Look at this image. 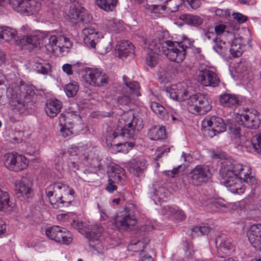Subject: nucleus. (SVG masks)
I'll list each match as a JSON object with an SVG mask.
<instances>
[{
    "label": "nucleus",
    "instance_id": "nucleus-1",
    "mask_svg": "<svg viewBox=\"0 0 261 261\" xmlns=\"http://www.w3.org/2000/svg\"><path fill=\"white\" fill-rule=\"evenodd\" d=\"M220 174L225 187L233 193H244L246 188L242 182V179L248 185L255 183V177L251 174L250 168L235 162L226 161L222 163Z\"/></svg>",
    "mask_w": 261,
    "mask_h": 261
},
{
    "label": "nucleus",
    "instance_id": "nucleus-2",
    "mask_svg": "<svg viewBox=\"0 0 261 261\" xmlns=\"http://www.w3.org/2000/svg\"><path fill=\"white\" fill-rule=\"evenodd\" d=\"M120 125L117 130L109 135V139L114 140L118 137L130 138L136 130L140 131L144 126L143 119L135 116L133 111L124 112L119 119Z\"/></svg>",
    "mask_w": 261,
    "mask_h": 261
},
{
    "label": "nucleus",
    "instance_id": "nucleus-3",
    "mask_svg": "<svg viewBox=\"0 0 261 261\" xmlns=\"http://www.w3.org/2000/svg\"><path fill=\"white\" fill-rule=\"evenodd\" d=\"M49 201L54 208L68 206L74 200V191L62 182H54L45 189Z\"/></svg>",
    "mask_w": 261,
    "mask_h": 261
},
{
    "label": "nucleus",
    "instance_id": "nucleus-4",
    "mask_svg": "<svg viewBox=\"0 0 261 261\" xmlns=\"http://www.w3.org/2000/svg\"><path fill=\"white\" fill-rule=\"evenodd\" d=\"M16 89H8L7 96L13 109L22 113L28 107L35 96L34 87L30 83H20Z\"/></svg>",
    "mask_w": 261,
    "mask_h": 261
},
{
    "label": "nucleus",
    "instance_id": "nucleus-5",
    "mask_svg": "<svg viewBox=\"0 0 261 261\" xmlns=\"http://www.w3.org/2000/svg\"><path fill=\"white\" fill-rule=\"evenodd\" d=\"M60 135L70 137L73 132L78 131L83 126L82 120L77 113L70 109L62 113L59 117Z\"/></svg>",
    "mask_w": 261,
    "mask_h": 261
},
{
    "label": "nucleus",
    "instance_id": "nucleus-6",
    "mask_svg": "<svg viewBox=\"0 0 261 261\" xmlns=\"http://www.w3.org/2000/svg\"><path fill=\"white\" fill-rule=\"evenodd\" d=\"M165 44L167 49L164 50V54L170 61L179 63L185 60L186 50L193 46V41L184 37L180 42L168 40L165 41Z\"/></svg>",
    "mask_w": 261,
    "mask_h": 261
},
{
    "label": "nucleus",
    "instance_id": "nucleus-7",
    "mask_svg": "<svg viewBox=\"0 0 261 261\" xmlns=\"http://www.w3.org/2000/svg\"><path fill=\"white\" fill-rule=\"evenodd\" d=\"M187 105L189 111L195 115H204L212 109L208 97L200 93L190 96Z\"/></svg>",
    "mask_w": 261,
    "mask_h": 261
},
{
    "label": "nucleus",
    "instance_id": "nucleus-8",
    "mask_svg": "<svg viewBox=\"0 0 261 261\" xmlns=\"http://www.w3.org/2000/svg\"><path fill=\"white\" fill-rule=\"evenodd\" d=\"M201 124L204 135L211 138L226 130V125L219 117H206L202 121Z\"/></svg>",
    "mask_w": 261,
    "mask_h": 261
},
{
    "label": "nucleus",
    "instance_id": "nucleus-9",
    "mask_svg": "<svg viewBox=\"0 0 261 261\" xmlns=\"http://www.w3.org/2000/svg\"><path fill=\"white\" fill-rule=\"evenodd\" d=\"M9 2L14 10L27 15L36 14L41 9L40 0H9Z\"/></svg>",
    "mask_w": 261,
    "mask_h": 261
},
{
    "label": "nucleus",
    "instance_id": "nucleus-10",
    "mask_svg": "<svg viewBox=\"0 0 261 261\" xmlns=\"http://www.w3.org/2000/svg\"><path fill=\"white\" fill-rule=\"evenodd\" d=\"M3 162L5 166L9 170L19 172L28 166V161L23 155L17 153H8L4 155Z\"/></svg>",
    "mask_w": 261,
    "mask_h": 261
},
{
    "label": "nucleus",
    "instance_id": "nucleus-11",
    "mask_svg": "<svg viewBox=\"0 0 261 261\" xmlns=\"http://www.w3.org/2000/svg\"><path fill=\"white\" fill-rule=\"evenodd\" d=\"M189 182L196 186L207 182L211 178L210 167L206 165H197L191 170L188 176Z\"/></svg>",
    "mask_w": 261,
    "mask_h": 261
},
{
    "label": "nucleus",
    "instance_id": "nucleus-12",
    "mask_svg": "<svg viewBox=\"0 0 261 261\" xmlns=\"http://www.w3.org/2000/svg\"><path fill=\"white\" fill-rule=\"evenodd\" d=\"M46 236L57 243L68 245L72 241L71 233L66 228L55 225L45 229Z\"/></svg>",
    "mask_w": 261,
    "mask_h": 261
},
{
    "label": "nucleus",
    "instance_id": "nucleus-13",
    "mask_svg": "<svg viewBox=\"0 0 261 261\" xmlns=\"http://www.w3.org/2000/svg\"><path fill=\"white\" fill-rule=\"evenodd\" d=\"M115 222L119 229L130 230L136 225L137 220L133 212L125 208L117 214Z\"/></svg>",
    "mask_w": 261,
    "mask_h": 261
},
{
    "label": "nucleus",
    "instance_id": "nucleus-14",
    "mask_svg": "<svg viewBox=\"0 0 261 261\" xmlns=\"http://www.w3.org/2000/svg\"><path fill=\"white\" fill-rule=\"evenodd\" d=\"M67 16L70 21L74 24L86 22L89 18L85 9L76 2H74L70 5Z\"/></svg>",
    "mask_w": 261,
    "mask_h": 261
},
{
    "label": "nucleus",
    "instance_id": "nucleus-15",
    "mask_svg": "<svg viewBox=\"0 0 261 261\" xmlns=\"http://www.w3.org/2000/svg\"><path fill=\"white\" fill-rule=\"evenodd\" d=\"M259 113L255 109L247 110L240 114V119L244 127L256 129L259 125Z\"/></svg>",
    "mask_w": 261,
    "mask_h": 261
},
{
    "label": "nucleus",
    "instance_id": "nucleus-16",
    "mask_svg": "<svg viewBox=\"0 0 261 261\" xmlns=\"http://www.w3.org/2000/svg\"><path fill=\"white\" fill-rule=\"evenodd\" d=\"M101 34L93 27L84 28L81 32V37L85 44L88 47L95 48L96 42L100 37Z\"/></svg>",
    "mask_w": 261,
    "mask_h": 261
},
{
    "label": "nucleus",
    "instance_id": "nucleus-17",
    "mask_svg": "<svg viewBox=\"0 0 261 261\" xmlns=\"http://www.w3.org/2000/svg\"><path fill=\"white\" fill-rule=\"evenodd\" d=\"M167 92L170 97L173 100L182 101L188 100L189 98L188 92L183 86L182 83H175L170 87L167 88Z\"/></svg>",
    "mask_w": 261,
    "mask_h": 261
},
{
    "label": "nucleus",
    "instance_id": "nucleus-18",
    "mask_svg": "<svg viewBox=\"0 0 261 261\" xmlns=\"http://www.w3.org/2000/svg\"><path fill=\"white\" fill-rule=\"evenodd\" d=\"M247 234L252 246L256 250H259L261 252V224H256L251 225Z\"/></svg>",
    "mask_w": 261,
    "mask_h": 261
},
{
    "label": "nucleus",
    "instance_id": "nucleus-19",
    "mask_svg": "<svg viewBox=\"0 0 261 261\" xmlns=\"http://www.w3.org/2000/svg\"><path fill=\"white\" fill-rule=\"evenodd\" d=\"M126 167L130 173L139 176L146 168V160L143 158H135L126 163Z\"/></svg>",
    "mask_w": 261,
    "mask_h": 261
},
{
    "label": "nucleus",
    "instance_id": "nucleus-20",
    "mask_svg": "<svg viewBox=\"0 0 261 261\" xmlns=\"http://www.w3.org/2000/svg\"><path fill=\"white\" fill-rule=\"evenodd\" d=\"M103 228L98 224H91L88 226L86 237L89 241V245L94 247V242L98 244Z\"/></svg>",
    "mask_w": 261,
    "mask_h": 261
},
{
    "label": "nucleus",
    "instance_id": "nucleus-21",
    "mask_svg": "<svg viewBox=\"0 0 261 261\" xmlns=\"http://www.w3.org/2000/svg\"><path fill=\"white\" fill-rule=\"evenodd\" d=\"M135 46L132 42L128 40H122L118 42L115 50L120 58L127 57L130 54L134 51Z\"/></svg>",
    "mask_w": 261,
    "mask_h": 261
},
{
    "label": "nucleus",
    "instance_id": "nucleus-22",
    "mask_svg": "<svg viewBox=\"0 0 261 261\" xmlns=\"http://www.w3.org/2000/svg\"><path fill=\"white\" fill-rule=\"evenodd\" d=\"M15 191L18 198L25 200L33 195V191L29 184H25L23 181H20L15 185Z\"/></svg>",
    "mask_w": 261,
    "mask_h": 261
},
{
    "label": "nucleus",
    "instance_id": "nucleus-23",
    "mask_svg": "<svg viewBox=\"0 0 261 261\" xmlns=\"http://www.w3.org/2000/svg\"><path fill=\"white\" fill-rule=\"evenodd\" d=\"M45 110L46 114L53 118L60 112L62 107V103L57 99H49L46 102Z\"/></svg>",
    "mask_w": 261,
    "mask_h": 261
},
{
    "label": "nucleus",
    "instance_id": "nucleus-24",
    "mask_svg": "<svg viewBox=\"0 0 261 261\" xmlns=\"http://www.w3.org/2000/svg\"><path fill=\"white\" fill-rule=\"evenodd\" d=\"M220 102L224 107L231 108L241 105L242 101L235 95L225 93L220 96Z\"/></svg>",
    "mask_w": 261,
    "mask_h": 261
},
{
    "label": "nucleus",
    "instance_id": "nucleus-25",
    "mask_svg": "<svg viewBox=\"0 0 261 261\" xmlns=\"http://www.w3.org/2000/svg\"><path fill=\"white\" fill-rule=\"evenodd\" d=\"M216 243L219 244L221 251L225 254H228L234 250V246L229 239L225 235H221L216 239Z\"/></svg>",
    "mask_w": 261,
    "mask_h": 261
},
{
    "label": "nucleus",
    "instance_id": "nucleus-26",
    "mask_svg": "<svg viewBox=\"0 0 261 261\" xmlns=\"http://www.w3.org/2000/svg\"><path fill=\"white\" fill-rule=\"evenodd\" d=\"M163 210L165 211L163 212L165 215L171 217L177 221L184 220L186 218L184 212L176 206H165Z\"/></svg>",
    "mask_w": 261,
    "mask_h": 261
},
{
    "label": "nucleus",
    "instance_id": "nucleus-27",
    "mask_svg": "<svg viewBox=\"0 0 261 261\" xmlns=\"http://www.w3.org/2000/svg\"><path fill=\"white\" fill-rule=\"evenodd\" d=\"M119 3L118 0H95V5L107 12L114 11Z\"/></svg>",
    "mask_w": 261,
    "mask_h": 261
},
{
    "label": "nucleus",
    "instance_id": "nucleus-28",
    "mask_svg": "<svg viewBox=\"0 0 261 261\" xmlns=\"http://www.w3.org/2000/svg\"><path fill=\"white\" fill-rule=\"evenodd\" d=\"M109 179H111L116 184L122 185L124 181V170L119 166L113 168L109 173Z\"/></svg>",
    "mask_w": 261,
    "mask_h": 261
},
{
    "label": "nucleus",
    "instance_id": "nucleus-29",
    "mask_svg": "<svg viewBox=\"0 0 261 261\" xmlns=\"http://www.w3.org/2000/svg\"><path fill=\"white\" fill-rule=\"evenodd\" d=\"M148 135L152 140L164 139L166 137L165 127L164 126H154L149 130Z\"/></svg>",
    "mask_w": 261,
    "mask_h": 261
},
{
    "label": "nucleus",
    "instance_id": "nucleus-30",
    "mask_svg": "<svg viewBox=\"0 0 261 261\" xmlns=\"http://www.w3.org/2000/svg\"><path fill=\"white\" fill-rule=\"evenodd\" d=\"M198 76L201 82H219L220 81L217 74L209 70L199 71Z\"/></svg>",
    "mask_w": 261,
    "mask_h": 261
},
{
    "label": "nucleus",
    "instance_id": "nucleus-31",
    "mask_svg": "<svg viewBox=\"0 0 261 261\" xmlns=\"http://www.w3.org/2000/svg\"><path fill=\"white\" fill-rule=\"evenodd\" d=\"M172 0H154L157 3L155 5H148L147 9L151 12L155 14H161L166 10L165 4ZM176 2V0H173Z\"/></svg>",
    "mask_w": 261,
    "mask_h": 261
},
{
    "label": "nucleus",
    "instance_id": "nucleus-32",
    "mask_svg": "<svg viewBox=\"0 0 261 261\" xmlns=\"http://www.w3.org/2000/svg\"><path fill=\"white\" fill-rule=\"evenodd\" d=\"M150 107L152 110L163 120H168L169 119L168 112L159 103L153 101L151 103Z\"/></svg>",
    "mask_w": 261,
    "mask_h": 261
},
{
    "label": "nucleus",
    "instance_id": "nucleus-33",
    "mask_svg": "<svg viewBox=\"0 0 261 261\" xmlns=\"http://www.w3.org/2000/svg\"><path fill=\"white\" fill-rule=\"evenodd\" d=\"M17 35L16 30L7 27H0V39H4L7 41L14 38Z\"/></svg>",
    "mask_w": 261,
    "mask_h": 261
},
{
    "label": "nucleus",
    "instance_id": "nucleus-34",
    "mask_svg": "<svg viewBox=\"0 0 261 261\" xmlns=\"http://www.w3.org/2000/svg\"><path fill=\"white\" fill-rule=\"evenodd\" d=\"M180 19L188 24L198 26L201 25L203 22V19L198 16L184 14L180 16Z\"/></svg>",
    "mask_w": 261,
    "mask_h": 261
},
{
    "label": "nucleus",
    "instance_id": "nucleus-35",
    "mask_svg": "<svg viewBox=\"0 0 261 261\" xmlns=\"http://www.w3.org/2000/svg\"><path fill=\"white\" fill-rule=\"evenodd\" d=\"M144 43L148 47V51L160 52V42L156 38H150L148 39H143Z\"/></svg>",
    "mask_w": 261,
    "mask_h": 261
},
{
    "label": "nucleus",
    "instance_id": "nucleus-36",
    "mask_svg": "<svg viewBox=\"0 0 261 261\" xmlns=\"http://www.w3.org/2000/svg\"><path fill=\"white\" fill-rule=\"evenodd\" d=\"M89 75L92 81L99 80L100 82H107L108 80L105 73L97 68L91 70Z\"/></svg>",
    "mask_w": 261,
    "mask_h": 261
},
{
    "label": "nucleus",
    "instance_id": "nucleus-37",
    "mask_svg": "<svg viewBox=\"0 0 261 261\" xmlns=\"http://www.w3.org/2000/svg\"><path fill=\"white\" fill-rule=\"evenodd\" d=\"M77 83H69L65 86L64 91L68 97H74L76 94L79 89V86Z\"/></svg>",
    "mask_w": 261,
    "mask_h": 261
},
{
    "label": "nucleus",
    "instance_id": "nucleus-38",
    "mask_svg": "<svg viewBox=\"0 0 261 261\" xmlns=\"http://www.w3.org/2000/svg\"><path fill=\"white\" fill-rule=\"evenodd\" d=\"M10 206L8 193L0 189V211L7 209Z\"/></svg>",
    "mask_w": 261,
    "mask_h": 261
},
{
    "label": "nucleus",
    "instance_id": "nucleus-39",
    "mask_svg": "<svg viewBox=\"0 0 261 261\" xmlns=\"http://www.w3.org/2000/svg\"><path fill=\"white\" fill-rule=\"evenodd\" d=\"M58 46L60 51H64L65 49L69 48L72 46V43L69 39L63 35H59Z\"/></svg>",
    "mask_w": 261,
    "mask_h": 261
},
{
    "label": "nucleus",
    "instance_id": "nucleus-40",
    "mask_svg": "<svg viewBox=\"0 0 261 261\" xmlns=\"http://www.w3.org/2000/svg\"><path fill=\"white\" fill-rule=\"evenodd\" d=\"M159 61V53L148 51L146 57V63L150 67L155 66Z\"/></svg>",
    "mask_w": 261,
    "mask_h": 261
},
{
    "label": "nucleus",
    "instance_id": "nucleus-41",
    "mask_svg": "<svg viewBox=\"0 0 261 261\" xmlns=\"http://www.w3.org/2000/svg\"><path fill=\"white\" fill-rule=\"evenodd\" d=\"M124 84L128 90L127 91L130 94L136 96L141 95L139 83H124Z\"/></svg>",
    "mask_w": 261,
    "mask_h": 261
},
{
    "label": "nucleus",
    "instance_id": "nucleus-42",
    "mask_svg": "<svg viewBox=\"0 0 261 261\" xmlns=\"http://www.w3.org/2000/svg\"><path fill=\"white\" fill-rule=\"evenodd\" d=\"M59 35H50L49 37V42L47 45V49L51 51H55L59 49L58 46Z\"/></svg>",
    "mask_w": 261,
    "mask_h": 261
},
{
    "label": "nucleus",
    "instance_id": "nucleus-43",
    "mask_svg": "<svg viewBox=\"0 0 261 261\" xmlns=\"http://www.w3.org/2000/svg\"><path fill=\"white\" fill-rule=\"evenodd\" d=\"M81 158L82 159L83 158L84 159L85 162L84 164L86 166H89L93 168H98L99 170H101L102 168V166L101 164L98 163V162L97 159H94L91 160V161H88V158L87 155L84 154L83 155H81Z\"/></svg>",
    "mask_w": 261,
    "mask_h": 261
},
{
    "label": "nucleus",
    "instance_id": "nucleus-44",
    "mask_svg": "<svg viewBox=\"0 0 261 261\" xmlns=\"http://www.w3.org/2000/svg\"><path fill=\"white\" fill-rule=\"evenodd\" d=\"M168 112L169 115V117H171V119L173 122H179L182 121V114L180 111L172 108L170 111Z\"/></svg>",
    "mask_w": 261,
    "mask_h": 261
},
{
    "label": "nucleus",
    "instance_id": "nucleus-45",
    "mask_svg": "<svg viewBox=\"0 0 261 261\" xmlns=\"http://www.w3.org/2000/svg\"><path fill=\"white\" fill-rule=\"evenodd\" d=\"M211 228L207 225L196 226L192 229V231L197 233V236L207 235L210 231Z\"/></svg>",
    "mask_w": 261,
    "mask_h": 261
},
{
    "label": "nucleus",
    "instance_id": "nucleus-46",
    "mask_svg": "<svg viewBox=\"0 0 261 261\" xmlns=\"http://www.w3.org/2000/svg\"><path fill=\"white\" fill-rule=\"evenodd\" d=\"M145 247V244L142 241H138L128 245L129 249L134 252L142 251Z\"/></svg>",
    "mask_w": 261,
    "mask_h": 261
},
{
    "label": "nucleus",
    "instance_id": "nucleus-47",
    "mask_svg": "<svg viewBox=\"0 0 261 261\" xmlns=\"http://www.w3.org/2000/svg\"><path fill=\"white\" fill-rule=\"evenodd\" d=\"M170 151V148L166 146H163L158 148L156 150V156L154 160L158 161L162 157L167 155Z\"/></svg>",
    "mask_w": 261,
    "mask_h": 261
},
{
    "label": "nucleus",
    "instance_id": "nucleus-48",
    "mask_svg": "<svg viewBox=\"0 0 261 261\" xmlns=\"http://www.w3.org/2000/svg\"><path fill=\"white\" fill-rule=\"evenodd\" d=\"M228 131L232 138L238 139L241 137V127L239 126L231 124L229 125Z\"/></svg>",
    "mask_w": 261,
    "mask_h": 261
},
{
    "label": "nucleus",
    "instance_id": "nucleus-49",
    "mask_svg": "<svg viewBox=\"0 0 261 261\" xmlns=\"http://www.w3.org/2000/svg\"><path fill=\"white\" fill-rule=\"evenodd\" d=\"M57 218L59 221L63 222H70L74 219V214L72 213H61L57 215Z\"/></svg>",
    "mask_w": 261,
    "mask_h": 261
},
{
    "label": "nucleus",
    "instance_id": "nucleus-50",
    "mask_svg": "<svg viewBox=\"0 0 261 261\" xmlns=\"http://www.w3.org/2000/svg\"><path fill=\"white\" fill-rule=\"evenodd\" d=\"M230 52L234 58L241 56L242 54V51L240 45H237L235 44L234 42H233L230 48Z\"/></svg>",
    "mask_w": 261,
    "mask_h": 261
},
{
    "label": "nucleus",
    "instance_id": "nucleus-51",
    "mask_svg": "<svg viewBox=\"0 0 261 261\" xmlns=\"http://www.w3.org/2000/svg\"><path fill=\"white\" fill-rule=\"evenodd\" d=\"M214 49L219 54H224L227 50L226 43L222 41H217Z\"/></svg>",
    "mask_w": 261,
    "mask_h": 261
},
{
    "label": "nucleus",
    "instance_id": "nucleus-52",
    "mask_svg": "<svg viewBox=\"0 0 261 261\" xmlns=\"http://www.w3.org/2000/svg\"><path fill=\"white\" fill-rule=\"evenodd\" d=\"M116 146L121 147L120 150H118V151L127 153L133 148L134 144L132 142H126L123 143H118L116 144Z\"/></svg>",
    "mask_w": 261,
    "mask_h": 261
},
{
    "label": "nucleus",
    "instance_id": "nucleus-53",
    "mask_svg": "<svg viewBox=\"0 0 261 261\" xmlns=\"http://www.w3.org/2000/svg\"><path fill=\"white\" fill-rule=\"evenodd\" d=\"M232 17L239 23L245 22L248 20V17L240 13H233Z\"/></svg>",
    "mask_w": 261,
    "mask_h": 261
},
{
    "label": "nucleus",
    "instance_id": "nucleus-54",
    "mask_svg": "<svg viewBox=\"0 0 261 261\" xmlns=\"http://www.w3.org/2000/svg\"><path fill=\"white\" fill-rule=\"evenodd\" d=\"M255 151L261 154V134L258 135L256 138V142L252 143Z\"/></svg>",
    "mask_w": 261,
    "mask_h": 261
},
{
    "label": "nucleus",
    "instance_id": "nucleus-55",
    "mask_svg": "<svg viewBox=\"0 0 261 261\" xmlns=\"http://www.w3.org/2000/svg\"><path fill=\"white\" fill-rule=\"evenodd\" d=\"M75 67V65H71L69 64H65L63 65L62 69L64 72L69 75L73 74V71Z\"/></svg>",
    "mask_w": 261,
    "mask_h": 261
},
{
    "label": "nucleus",
    "instance_id": "nucleus-56",
    "mask_svg": "<svg viewBox=\"0 0 261 261\" xmlns=\"http://www.w3.org/2000/svg\"><path fill=\"white\" fill-rule=\"evenodd\" d=\"M115 184H116V182L113 181L111 179H108V184L106 187V190L109 192L112 193L117 189V187Z\"/></svg>",
    "mask_w": 261,
    "mask_h": 261
},
{
    "label": "nucleus",
    "instance_id": "nucleus-57",
    "mask_svg": "<svg viewBox=\"0 0 261 261\" xmlns=\"http://www.w3.org/2000/svg\"><path fill=\"white\" fill-rule=\"evenodd\" d=\"M84 147H72L69 150V153L71 155H80V153L83 150Z\"/></svg>",
    "mask_w": 261,
    "mask_h": 261
},
{
    "label": "nucleus",
    "instance_id": "nucleus-58",
    "mask_svg": "<svg viewBox=\"0 0 261 261\" xmlns=\"http://www.w3.org/2000/svg\"><path fill=\"white\" fill-rule=\"evenodd\" d=\"M226 29V26L224 24H219L215 27V31L217 35L223 33Z\"/></svg>",
    "mask_w": 261,
    "mask_h": 261
},
{
    "label": "nucleus",
    "instance_id": "nucleus-59",
    "mask_svg": "<svg viewBox=\"0 0 261 261\" xmlns=\"http://www.w3.org/2000/svg\"><path fill=\"white\" fill-rule=\"evenodd\" d=\"M38 68L39 72L43 74H47L48 72L50 71L49 65H47L44 66H41L40 67H38Z\"/></svg>",
    "mask_w": 261,
    "mask_h": 261
},
{
    "label": "nucleus",
    "instance_id": "nucleus-60",
    "mask_svg": "<svg viewBox=\"0 0 261 261\" xmlns=\"http://www.w3.org/2000/svg\"><path fill=\"white\" fill-rule=\"evenodd\" d=\"M68 167L71 170L74 172L79 169V165L74 162H69Z\"/></svg>",
    "mask_w": 261,
    "mask_h": 261
},
{
    "label": "nucleus",
    "instance_id": "nucleus-61",
    "mask_svg": "<svg viewBox=\"0 0 261 261\" xmlns=\"http://www.w3.org/2000/svg\"><path fill=\"white\" fill-rule=\"evenodd\" d=\"M71 224L73 227L77 229H81L83 226L82 223L76 221L74 219L73 220Z\"/></svg>",
    "mask_w": 261,
    "mask_h": 261
},
{
    "label": "nucleus",
    "instance_id": "nucleus-62",
    "mask_svg": "<svg viewBox=\"0 0 261 261\" xmlns=\"http://www.w3.org/2000/svg\"><path fill=\"white\" fill-rule=\"evenodd\" d=\"M6 230V225L4 222L0 219V236L3 234Z\"/></svg>",
    "mask_w": 261,
    "mask_h": 261
},
{
    "label": "nucleus",
    "instance_id": "nucleus-63",
    "mask_svg": "<svg viewBox=\"0 0 261 261\" xmlns=\"http://www.w3.org/2000/svg\"><path fill=\"white\" fill-rule=\"evenodd\" d=\"M181 167V165H179L176 168H173L171 171V177H174L178 173L179 171V169Z\"/></svg>",
    "mask_w": 261,
    "mask_h": 261
},
{
    "label": "nucleus",
    "instance_id": "nucleus-64",
    "mask_svg": "<svg viewBox=\"0 0 261 261\" xmlns=\"http://www.w3.org/2000/svg\"><path fill=\"white\" fill-rule=\"evenodd\" d=\"M141 261H153L152 257L149 254H145L142 256Z\"/></svg>",
    "mask_w": 261,
    "mask_h": 261
}]
</instances>
